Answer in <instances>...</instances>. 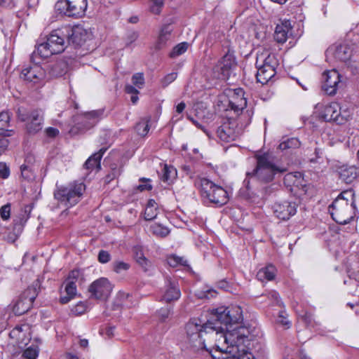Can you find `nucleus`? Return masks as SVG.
<instances>
[{"label": "nucleus", "instance_id": "13", "mask_svg": "<svg viewBox=\"0 0 359 359\" xmlns=\"http://www.w3.org/2000/svg\"><path fill=\"white\" fill-rule=\"evenodd\" d=\"M320 116L325 121L343 124L349 119L351 112L348 108L341 107L337 102H331L324 107Z\"/></svg>", "mask_w": 359, "mask_h": 359}, {"label": "nucleus", "instance_id": "51", "mask_svg": "<svg viewBox=\"0 0 359 359\" xmlns=\"http://www.w3.org/2000/svg\"><path fill=\"white\" fill-rule=\"evenodd\" d=\"M182 262L183 259L176 255H171L168 258V264L172 267H175L179 264H184Z\"/></svg>", "mask_w": 359, "mask_h": 359}, {"label": "nucleus", "instance_id": "1", "mask_svg": "<svg viewBox=\"0 0 359 359\" xmlns=\"http://www.w3.org/2000/svg\"><path fill=\"white\" fill-rule=\"evenodd\" d=\"M222 327H218L212 320L200 318H191L185 325L183 344L187 348L198 351L206 350L211 355V351L217 349V344H228L229 340L235 341V337L244 336L247 330L241 328L224 334Z\"/></svg>", "mask_w": 359, "mask_h": 359}, {"label": "nucleus", "instance_id": "26", "mask_svg": "<svg viewBox=\"0 0 359 359\" xmlns=\"http://www.w3.org/2000/svg\"><path fill=\"white\" fill-rule=\"evenodd\" d=\"M359 175V168L354 165H344L339 170L340 179L347 184L353 182Z\"/></svg>", "mask_w": 359, "mask_h": 359}, {"label": "nucleus", "instance_id": "59", "mask_svg": "<svg viewBox=\"0 0 359 359\" xmlns=\"http://www.w3.org/2000/svg\"><path fill=\"white\" fill-rule=\"evenodd\" d=\"M8 144H9L8 140H7L6 138H1L0 140V155L4 154L6 151V149L8 147Z\"/></svg>", "mask_w": 359, "mask_h": 359}, {"label": "nucleus", "instance_id": "58", "mask_svg": "<svg viewBox=\"0 0 359 359\" xmlns=\"http://www.w3.org/2000/svg\"><path fill=\"white\" fill-rule=\"evenodd\" d=\"M152 189V186L149 183V180H144V179L142 180V184L138 186V189L141 191L144 190H151Z\"/></svg>", "mask_w": 359, "mask_h": 359}, {"label": "nucleus", "instance_id": "31", "mask_svg": "<svg viewBox=\"0 0 359 359\" xmlns=\"http://www.w3.org/2000/svg\"><path fill=\"white\" fill-rule=\"evenodd\" d=\"M64 285L67 295L62 296L60 299V302L63 304H67L71 299L74 298L77 292L76 285L74 280L65 281Z\"/></svg>", "mask_w": 359, "mask_h": 359}, {"label": "nucleus", "instance_id": "37", "mask_svg": "<svg viewBox=\"0 0 359 359\" xmlns=\"http://www.w3.org/2000/svg\"><path fill=\"white\" fill-rule=\"evenodd\" d=\"M189 46V44L187 42H182L176 45L170 53V57L174 58L182 55L187 50Z\"/></svg>", "mask_w": 359, "mask_h": 359}, {"label": "nucleus", "instance_id": "39", "mask_svg": "<svg viewBox=\"0 0 359 359\" xmlns=\"http://www.w3.org/2000/svg\"><path fill=\"white\" fill-rule=\"evenodd\" d=\"M149 121L148 119H142L137 123L135 129L140 135L145 136L148 133L149 130Z\"/></svg>", "mask_w": 359, "mask_h": 359}, {"label": "nucleus", "instance_id": "62", "mask_svg": "<svg viewBox=\"0 0 359 359\" xmlns=\"http://www.w3.org/2000/svg\"><path fill=\"white\" fill-rule=\"evenodd\" d=\"M25 327H26V325L16 326L14 329H13L10 334L11 336L18 337V334L22 332Z\"/></svg>", "mask_w": 359, "mask_h": 359}, {"label": "nucleus", "instance_id": "9", "mask_svg": "<svg viewBox=\"0 0 359 359\" xmlns=\"http://www.w3.org/2000/svg\"><path fill=\"white\" fill-rule=\"evenodd\" d=\"M325 55L328 61H340L348 66H352V62H355L359 60L357 45L355 43L333 44L327 49Z\"/></svg>", "mask_w": 359, "mask_h": 359}, {"label": "nucleus", "instance_id": "55", "mask_svg": "<svg viewBox=\"0 0 359 359\" xmlns=\"http://www.w3.org/2000/svg\"><path fill=\"white\" fill-rule=\"evenodd\" d=\"M20 171H21V175L23 178H25V179L31 178V177H32L31 170L27 165H26L25 164L22 165L20 166Z\"/></svg>", "mask_w": 359, "mask_h": 359}, {"label": "nucleus", "instance_id": "41", "mask_svg": "<svg viewBox=\"0 0 359 359\" xmlns=\"http://www.w3.org/2000/svg\"><path fill=\"white\" fill-rule=\"evenodd\" d=\"M133 84L139 89H142L144 85V77L143 73H136L132 76Z\"/></svg>", "mask_w": 359, "mask_h": 359}, {"label": "nucleus", "instance_id": "27", "mask_svg": "<svg viewBox=\"0 0 359 359\" xmlns=\"http://www.w3.org/2000/svg\"><path fill=\"white\" fill-rule=\"evenodd\" d=\"M172 32V29L169 25L163 26L154 45L156 50H159L166 47L168 43L170 41Z\"/></svg>", "mask_w": 359, "mask_h": 359}, {"label": "nucleus", "instance_id": "33", "mask_svg": "<svg viewBox=\"0 0 359 359\" xmlns=\"http://www.w3.org/2000/svg\"><path fill=\"white\" fill-rule=\"evenodd\" d=\"M158 215L157 204L154 199L148 201L146 206L144 217L146 220H152L156 217Z\"/></svg>", "mask_w": 359, "mask_h": 359}, {"label": "nucleus", "instance_id": "44", "mask_svg": "<svg viewBox=\"0 0 359 359\" xmlns=\"http://www.w3.org/2000/svg\"><path fill=\"white\" fill-rule=\"evenodd\" d=\"M144 271H150L153 269V264L146 257L136 262Z\"/></svg>", "mask_w": 359, "mask_h": 359}, {"label": "nucleus", "instance_id": "2", "mask_svg": "<svg viewBox=\"0 0 359 359\" xmlns=\"http://www.w3.org/2000/svg\"><path fill=\"white\" fill-rule=\"evenodd\" d=\"M255 167L246 172L243 184L248 189H250L251 182L259 184H268L273 181L277 175L287 171V168L280 163L276 158L268 152L256 153Z\"/></svg>", "mask_w": 359, "mask_h": 359}, {"label": "nucleus", "instance_id": "28", "mask_svg": "<svg viewBox=\"0 0 359 359\" xmlns=\"http://www.w3.org/2000/svg\"><path fill=\"white\" fill-rule=\"evenodd\" d=\"M257 69L256 78L257 82L262 84H266L276 75V69L271 68L270 67H264L256 65Z\"/></svg>", "mask_w": 359, "mask_h": 359}, {"label": "nucleus", "instance_id": "23", "mask_svg": "<svg viewBox=\"0 0 359 359\" xmlns=\"http://www.w3.org/2000/svg\"><path fill=\"white\" fill-rule=\"evenodd\" d=\"M292 25L290 20H282L276 27L274 39L280 43H285L289 35L291 34Z\"/></svg>", "mask_w": 359, "mask_h": 359}, {"label": "nucleus", "instance_id": "25", "mask_svg": "<svg viewBox=\"0 0 359 359\" xmlns=\"http://www.w3.org/2000/svg\"><path fill=\"white\" fill-rule=\"evenodd\" d=\"M166 283H168L165 285L162 300L165 302L178 300L181 296V292L177 282L168 280Z\"/></svg>", "mask_w": 359, "mask_h": 359}, {"label": "nucleus", "instance_id": "24", "mask_svg": "<svg viewBox=\"0 0 359 359\" xmlns=\"http://www.w3.org/2000/svg\"><path fill=\"white\" fill-rule=\"evenodd\" d=\"M255 65H262L263 67H270L271 68L276 69L278 65V60L275 54L264 50L257 53Z\"/></svg>", "mask_w": 359, "mask_h": 359}, {"label": "nucleus", "instance_id": "12", "mask_svg": "<svg viewBox=\"0 0 359 359\" xmlns=\"http://www.w3.org/2000/svg\"><path fill=\"white\" fill-rule=\"evenodd\" d=\"M18 118L22 122H27L26 129L30 134H35L43 127V118L41 111L34 109L29 111L24 107H19L16 111Z\"/></svg>", "mask_w": 359, "mask_h": 359}, {"label": "nucleus", "instance_id": "19", "mask_svg": "<svg viewBox=\"0 0 359 359\" xmlns=\"http://www.w3.org/2000/svg\"><path fill=\"white\" fill-rule=\"evenodd\" d=\"M323 89L328 95H334L341 82V75L336 69L327 71L323 74Z\"/></svg>", "mask_w": 359, "mask_h": 359}, {"label": "nucleus", "instance_id": "42", "mask_svg": "<svg viewBox=\"0 0 359 359\" xmlns=\"http://www.w3.org/2000/svg\"><path fill=\"white\" fill-rule=\"evenodd\" d=\"M38 354L39 350L36 347L31 346L24 351L22 356L27 359H36Z\"/></svg>", "mask_w": 359, "mask_h": 359}, {"label": "nucleus", "instance_id": "52", "mask_svg": "<svg viewBox=\"0 0 359 359\" xmlns=\"http://www.w3.org/2000/svg\"><path fill=\"white\" fill-rule=\"evenodd\" d=\"M177 76V74L176 72H172L168 74H167L163 79H162V85L163 86H167L170 83H171L172 81H174Z\"/></svg>", "mask_w": 359, "mask_h": 359}, {"label": "nucleus", "instance_id": "11", "mask_svg": "<svg viewBox=\"0 0 359 359\" xmlns=\"http://www.w3.org/2000/svg\"><path fill=\"white\" fill-rule=\"evenodd\" d=\"M87 6V0H58L55 9L61 15L78 18L85 15Z\"/></svg>", "mask_w": 359, "mask_h": 359}, {"label": "nucleus", "instance_id": "30", "mask_svg": "<svg viewBox=\"0 0 359 359\" xmlns=\"http://www.w3.org/2000/svg\"><path fill=\"white\" fill-rule=\"evenodd\" d=\"M106 150V148H102L97 153L93 154L87 159L84 164V167L87 170H93L95 168L100 170L101 168L100 160Z\"/></svg>", "mask_w": 359, "mask_h": 359}, {"label": "nucleus", "instance_id": "57", "mask_svg": "<svg viewBox=\"0 0 359 359\" xmlns=\"http://www.w3.org/2000/svg\"><path fill=\"white\" fill-rule=\"evenodd\" d=\"M45 133L48 137H55L59 135V130L53 127L47 128L45 130Z\"/></svg>", "mask_w": 359, "mask_h": 359}, {"label": "nucleus", "instance_id": "16", "mask_svg": "<svg viewBox=\"0 0 359 359\" xmlns=\"http://www.w3.org/2000/svg\"><path fill=\"white\" fill-rule=\"evenodd\" d=\"M88 291L92 297L106 300L112 291V285L107 278H100L90 284Z\"/></svg>", "mask_w": 359, "mask_h": 359}, {"label": "nucleus", "instance_id": "36", "mask_svg": "<svg viewBox=\"0 0 359 359\" xmlns=\"http://www.w3.org/2000/svg\"><path fill=\"white\" fill-rule=\"evenodd\" d=\"M300 146V142L297 138L292 137L281 142L278 146L280 150H285L287 149L298 148Z\"/></svg>", "mask_w": 359, "mask_h": 359}, {"label": "nucleus", "instance_id": "56", "mask_svg": "<svg viewBox=\"0 0 359 359\" xmlns=\"http://www.w3.org/2000/svg\"><path fill=\"white\" fill-rule=\"evenodd\" d=\"M80 276V271L79 270H72L69 272V276L65 281H71L74 280L76 283L79 276Z\"/></svg>", "mask_w": 359, "mask_h": 359}, {"label": "nucleus", "instance_id": "63", "mask_svg": "<svg viewBox=\"0 0 359 359\" xmlns=\"http://www.w3.org/2000/svg\"><path fill=\"white\" fill-rule=\"evenodd\" d=\"M162 8L159 7L158 6L154 5L153 4L150 6V11L156 15H158L161 13Z\"/></svg>", "mask_w": 359, "mask_h": 359}, {"label": "nucleus", "instance_id": "32", "mask_svg": "<svg viewBox=\"0 0 359 359\" xmlns=\"http://www.w3.org/2000/svg\"><path fill=\"white\" fill-rule=\"evenodd\" d=\"M276 274V269L272 264H269L259 270L257 273V278L259 280L264 282L274 279Z\"/></svg>", "mask_w": 359, "mask_h": 359}, {"label": "nucleus", "instance_id": "10", "mask_svg": "<svg viewBox=\"0 0 359 359\" xmlns=\"http://www.w3.org/2000/svg\"><path fill=\"white\" fill-rule=\"evenodd\" d=\"M85 189L86 186L82 182H74L67 186H57L54 191V197L68 208L79 203Z\"/></svg>", "mask_w": 359, "mask_h": 359}, {"label": "nucleus", "instance_id": "7", "mask_svg": "<svg viewBox=\"0 0 359 359\" xmlns=\"http://www.w3.org/2000/svg\"><path fill=\"white\" fill-rule=\"evenodd\" d=\"M252 111L247 110L238 118H228L225 120L217 129L218 139L224 142H231L237 140L242 134L245 127L248 126L252 119Z\"/></svg>", "mask_w": 359, "mask_h": 359}, {"label": "nucleus", "instance_id": "18", "mask_svg": "<svg viewBox=\"0 0 359 359\" xmlns=\"http://www.w3.org/2000/svg\"><path fill=\"white\" fill-rule=\"evenodd\" d=\"M244 94V90L240 88L230 90L229 93V105L236 114H239V112H241L239 116L243 114V110L247 106V100ZM245 113L246 111L244 112V114Z\"/></svg>", "mask_w": 359, "mask_h": 359}, {"label": "nucleus", "instance_id": "38", "mask_svg": "<svg viewBox=\"0 0 359 359\" xmlns=\"http://www.w3.org/2000/svg\"><path fill=\"white\" fill-rule=\"evenodd\" d=\"M102 111H92L86 113L84 115L83 118L87 121H89V125L87 127L88 128L93 126L96 124L98 121V118L101 116Z\"/></svg>", "mask_w": 359, "mask_h": 359}, {"label": "nucleus", "instance_id": "46", "mask_svg": "<svg viewBox=\"0 0 359 359\" xmlns=\"http://www.w3.org/2000/svg\"><path fill=\"white\" fill-rule=\"evenodd\" d=\"M277 322L284 326H286L287 328L290 326V322L287 320V315L285 311H280L279 312Z\"/></svg>", "mask_w": 359, "mask_h": 359}, {"label": "nucleus", "instance_id": "8", "mask_svg": "<svg viewBox=\"0 0 359 359\" xmlns=\"http://www.w3.org/2000/svg\"><path fill=\"white\" fill-rule=\"evenodd\" d=\"M195 185L199 189L203 201L206 203L222 206L229 201L227 191L222 187L215 184L207 178L196 179Z\"/></svg>", "mask_w": 359, "mask_h": 359}, {"label": "nucleus", "instance_id": "43", "mask_svg": "<svg viewBox=\"0 0 359 359\" xmlns=\"http://www.w3.org/2000/svg\"><path fill=\"white\" fill-rule=\"evenodd\" d=\"M130 266V265L128 263L122 261H116L113 263L114 271L117 273L128 270Z\"/></svg>", "mask_w": 359, "mask_h": 359}, {"label": "nucleus", "instance_id": "40", "mask_svg": "<svg viewBox=\"0 0 359 359\" xmlns=\"http://www.w3.org/2000/svg\"><path fill=\"white\" fill-rule=\"evenodd\" d=\"M87 309L88 306L86 302H79L72 306L71 313L75 316L82 315L87 311Z\"/></svg>", "mask_w": 359, "mask_h": 359}, {"label": "nucleus", "instance_id": "29", "mask_svg": "<svg viewBox=\"0 0 359 359\" xmlns=\"http://www.w3.org/2000/svg\"><path fill=\"white\" fill-rule=\"evenodd\" d=\"M12 113L8 110L2 111L0 113V135L11 137L14 134L13 130H7L10 126Z\"/></svg>", "mask_w": 359, "mask_h": 359}, {"label": "nucleus", "instance_id": "34", "mask_svg": "<svg viewBox=\"0 0 359 359\" xmlns=\"http://www.w3.org/2000/svg\"><path fill=\"white\" fill-rule=\"evenodd\" d=\"M177 175L176 170L172 166L165 165L161 170V180L165 182L170 183Z\"/></svg>", "mask_w": 359, "mask_h": 359}, {"label": "nucleus", "instance_id": "54", "mask_svg": "<svg viewBox=\"0 0 359 359\" xmlns=\"http://www.w3.org/2000/svg\"><path fill=\"white\" fill-rule=\"evenodd\" d=\"M133 252L134 254V258L136 262L139 259H141L145 257L141 246H139V245L135 246L133 249Z\"/></svg>", "mask_w": 359, "mask_h": 359}, {"label": "nucleus", "instance_id": "49", "mask_svg": "<svg viewBox=\"0 0 359 359\" xmlns=\"http://www.w3.org/2000/svg\"><path fill=\"white\" fill-rule=\"evenodd\" d=\"M9 176V166L4 162H0V177L2 179H7Z\"/></svg>", "mask_w": 359, "mask_h": 359}, {"label": "nucleus", "instance_id": "20", "mask_svg": "<svg viewBox=\"0 0 359 359\" xmlns=\"http://www.w3.org/2000/svg\"><path fill=\"white\" fill-rule=\"evenodd\" d=\"M275 215L283 220H286L297 212V205L287 201L276 202L273 205Z\"/></svg>", "mask_w": 359, "mask_h": 359}, {"label": "nucleus", "instance_id": "53", "mask_svg": "<svg viewBox=\"0 0 359 359\" xmlns=\"http://www.w3.org/2000/svg\"><path fill=\"white\" fill-rule=\"evenodd\" d=\"M111 259L110 254L105 250H100L98 254V261L102 264H106Z\"/></svg>", "mask_w": 359, "mask_h": 359}, {"label": "nucleus", "instance_id": "35", "mask_svg": "<svg viewBox=\"0 0 359 359\" xmlns=\"http://www.w3.org/2000/svg\"><path fill=\"white\" fill-rule=\"evenodd\" d=\"M150 230L154 235L161 238H165L170 233V229L167 226L158 223L151 225Z\"/></svg>", "mask_w": 359, "mask_h": 359}, {"label": "nucleus", "instance_id": "3", "mask_svg": "<svg viewBox=\"0 0 359 359\" xmlns=\"http://www.w3.org/2000/svg\"><path fill=\"white\" fill-rule=\"evenodd\" d=\"M242 327H238L234 330H240ZM247 330L244 336L235 337V341L229 340L228 344H217V349L211 351L212 359H253L252 354L245 350V343L248 341L250 331L248 327H243Z\"/></svg>", "mask_w": 359, "mask_h": 359}, {"label": "nucleus", "instance_id": "48", "mask_svg": "<svg viewBox=\"0 0 359 359\" xmlns=\"http://www.w3.org/2000/svg\"><path fill=\"white\" fill-rule=\"evenodd\" d=\"M121 174L120 168L115 166L114 168H111V172L106 176L105 181L107 183L110 182L114 179L118 177Z\"/></svg>", "mask_w": 359, "mask_h": 359}, {"label": "nucleus", "instance_id": "60", "mask_svg": "<svg viewBox=\"0 0 359 359\" xmlns=\"http://www.w3.org/2000/svg\"><path fill=\"white\" fill-rule=\"evenodd\" d=\"M27 218H20V222L19 223L18 222H15V226H14V230H18V233H20L22 230V226L23 225L26 223L27 220Z\"/></svg>", "mask_w": 359, "mask_h": 359}, {"label": "nucleus", "instance_id": "5", "mask_svg": "<svg viewBox=\"0 0 359 359\" xmlns=\"http://www.w3.org/2000/svg\"><path fill=\"white\" fill-rule=\"evenodd\" d=\"M355 194L352 189L342 191L329 206L332 218L338 224H346L355 216Z\"/></svg>", "mask_w": 359, "mask_h": 359}, {"label": "nucleus", "instance_id": "15", "mask_svg": "<svg viewBox=\"0 0 359 359\" xmlns=\"http://www.w3.org/2000/svg\"><path fill=\"white\" fill-rule=\"evenodd\" d=\"M284 184L295 195L301 196L307 192L306 181L300 172H290L284 177Z\"/></svg>", "mask_w": 359, "mask_h": 359}, {"label": "nucleus", "instance_id": "50", "mask_svg": "<svg viewBox=\"0 0 359 359\" xmlns=\"http://www.w3.org/2000/svg\"><path fill=\"white\" fill-rule=\"evenodd\" d=\"M268 298L271 300L273 304L284 306L283 303L280 301L279 294L276 291H271L268 294Z\"/></svg>", "mask_w": 359, "mask_h": 359}, {"label": "nucleus", "instance_id": "45", "mask_svg": "<svg viewBox=\"0 0 359 359\" xmlns=\"http://www.w3.org/2000/svg\"><path fill=\"white\" fill-rule=\"evenodd\" d=\"M0 215L3 220H8L11 217V204L7 203L0 208Z\"/></svg>", "mask_w": 359, "mask_h": 359}, {"label": "nucleus", "instance_id": "6", "mask_svg": "<svg viewBox=\"0 0 359 359\" xmlns=\"http://www.w3.org/2000/svg\"><path fill=\"white\" fill-rule=\"evenodd\" d=\"M211 315L212 320L216 325L222 327L224 334L238 327H245L240 325L243 318L242 309L239 306H221L213 309Z\"/></svg>", "mask_w": 359, "mask_h": 359}, {"label": "nucleus", "instance_id": "64", "mask_svg": "<svg viewBox=\"0 0 359 359\" xmlns=\"http://www.w3.org/2000/svg\"><path fill=\"white\" fill-rule=\"evenodd\" d=\"M186 104L184 102H182L179 103L176 107V112L178 114H181L184 109H185Z\"/></svg>", "mask_w": 359, "mask_h": 359}, {"label": "nucleus", "instance_id": "22", "mask_svg": "<svg viewBox=\"0 0 359 359\" xmlns=\"http://www.w3.org/2000/svg\"><path fill=\"white\" fill-rule=\"evenodd\" d=\"M91 34L81 27L72 28L68 36V43L76 46H81L86 40L89 39Z\"/></svg>", "mask_w": 359, "mask_h": 359}, {"label": "nucleus", "instance_id": "17", "mask_svg": "<svg viewBox=\"0 0 359 359\" xmlns=\"http://www.w3.org/2000/svg\"><path fill=\"white\" fill-rule=\"evenodd\" d=\"M31 61L33 64L22 70L20 77L28 82L37 83L44 79L45 72L43 69L39 65L40 60H38L37 56H36V61H34L32 55Z\"/></svg>", "mask_w": 359, "mask_h": 359}, {"label": "nucleus", "instance_id": "4", "mask_svg": "<svg viewBox=\"0 0 359 359\" xmlns=\"http://www.w3.org/2000/svg\"><path fill=\"white\" fill-rule=\"evenodd\" d=\"M71 27L66 26L60 29L53 30L47 37L45 42L38 45L36 50L32 53V60L36 61V56L41 59H46L53 55L59 54L65 49L66 41Z\"/></svg>", "mask_w": 359, "mask_h": 359}, {"label": "nucleus", "instance_id": "61", "mask_svg": "<svg viewBox=\"0 0 359 359\" xmlns=\"http://www.w3.org/2000/svg\"><path fill=\"white\" fill-rule=\"evenodd\" d=\"M125 91L126 93L131 95L139 93V90L137 89V87H135L134 85L133 86L130 84L126 86Z\"/></svg>", "mask_w": 359, "mask_h": 359}, {"label": "nucleus", "instance_id": "21", "mask_svg": "<svg viewBox=\"0 0 359 359\" xmlns=\"http://www.w3.org/2000/svg\"><path fill=\"white\" fill-rule=\"evenodd\" d=\"M235 65V60L232 55L226 54L217 62L214 71L217 72V78L222 80L229 79L231 69Z\"/></svg>", "mask_w": 359, "mask_h": 359}, {"label": "nucleus", "instance_id": "47", "mask_svg": "<svg viewBox=\"0 0 359 359\" xmlns=\"http://www.w3.org/2000/svg\"><path fill=\"white\" fill-rule=\"evenodd\" d=\"M171 308L169 306L163 307L157 311V315L161 321H165L170 316Z\"/></svg>", "mask_w": 359, "mask_h": 359}, {"label": "nucleus", "instance_id": "14", "mask_svg": "<svg viewBox=\"0 0 359 359\" xmlns=\"http://www.w3.org/2000/svg\"><path fill=\"white\" fill-rule=\"evenodd\" d=\"M38 295L36 286L29 287L20 296L13 306V311L16 316H21L27 312Z\"/></svg>", "mask_w": 359, "mask_h": 359}]
</instances>
